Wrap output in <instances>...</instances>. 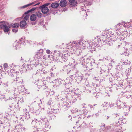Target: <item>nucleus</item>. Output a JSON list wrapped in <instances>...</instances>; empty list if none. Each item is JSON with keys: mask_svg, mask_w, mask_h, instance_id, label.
I'll return each instance as SVG.
<instances>
[{"mask_svg": "<svg viewBox=\"0 0 132 132\" xmlns=\"http://www.w3.org/2000/svg\"><path fill=\"white\" fill-rule=\"evenodd\" d=\"M57 52V51H56V50L54 51V54H55V53L56 54V52Z\"/></svg>", "mask_w": 132, "mask_h": 132, "instance_id": "58836bf2", "label": "nucleus"}, {"mask_svg": "<svg viewBox=\"0 0 132 132\" xmlns=\"http://www.w3.org/2000/svg\"><path fill=\"white\" fill-rule=\"evenodd\" d=\"M35 3V2H32V3L28 4L27 5H24V6H23L22 7H21V8H25L28 6L30 5H32L33 4H34Z\"/></svg>", "mask_w": 132, "mask_h": 132, "instance_id": "aec40b11", "label": "nucleus"}, {"mask_svg": "<svg viewBox=\"0 0 132 132\" xmlns=\"http://www.w3.org/2000/svg\"><path fill=\"white\" fill-rule=\"evenodd\" d=\"M0 27L3 29L4 32H7L9 31V28L5 24H3L1 25Z\"/></svg>", "mask_w": 132, "mask_h": 132, "instance_id": "39448f33", "label": "nucleus"}, {"mask_svg": "<svg viewBox=\"0 0 132 132\" xmlns=\"http://www.w3.org/2000/svg\"><path fill=\"white\" fill-rule=\"evenodd\" d=\"M40 4V3L39 2L38 3L35 4L34 5H33V6H35L36 5H38Z\"/></svg>", "mask_w": 132, "mask_h": 132, "instance_id": "f704fd0d", "label": "nucleus"}, {"mask_svg": "<svg viewBox=\"0 0 132 132\" xmlns=\"http://www.w3.org/2000/svg\"><path fill=\"white\" fill-rule=\"evenodd\" d=\"M50 4V3H46V4H45L43 5H44V6H46Z\"/></svg>", "mask_w": 132, "mask_h": 132, "instance_id": "c756f323", "label": "nucleus"}, {"mask_svg": "<svg viewBox=\"0 0 132 132\" xmlns=\"http://www.w3.org/2000/svg\"><path fill=\"white\" fill-rule=\"evenodd\" d=\"M118 123H116L115 126L117 127H118V126H119V130H120V131H122L125 130V128H124V129H123L122 130H121V129H122V128H122V126L121 124H120V123L118 125Z\"/></svg>", "mask_w": 132, "mask_h": 132, "instance_id": "4468645a", "label": "nucleus"}, {"mask_svg": "<svg viewBox=\"0 0 132 132\" xmlns=\"http://www.w3.org/2000/svg\"><path fill=\"white\" fill-rule=\"evenodd\" d=\"M21 18H17L16 19H15L14 21L19 22L21 20Z\"/></svg>", "mask_w": 132, "mask_h": 132, "instance_id": "a878e982", "label": "nucleus"}, {"mask_svg": "<svg viewBox=\"0 0 132 132\" xmlns=\"http://www.w3.org/2000/svg\"><path fill=\"white\" fill-rule=\"evenodd\" d=\"M93 106H92L91 105V106H90V108H93Z\"/></svg>", "mask_w": 132, "mask_h": 132, "instance_id": "c03bdc74", "label": "nucleus"}, {"mask_svg": "<svg viewBox=\"0 0 132 132\" xmlns=\"http://www.w3.org/2000/svg\"><path fill=\"white\" fill-rule=\"evenodd\" d=\"M69 1L71 6L75 5L77 4L76 1L75 0H69Z\"/></svg>", "mask_w": 132, "mask_h": 132, "instance_id": "f8f14e48", "label": "nucleus"}, {"mask_svg": "<svg viewBox=\"0 0 132 132\" xmlns=\"http://www.w3.org/2000/svg\"><path fill=\"white\" fill-rule=\"evenodd\" d=\"M63 56H62V58H63Z\"/></svg>", "mask_w": 132, "mask_h": 132, "instance_id": "8fccbe9b", "label": "nucleus"}, {"mask_svg": "<svg viewBox=\"0 0 132 132\" xmlns=\"http://www.w3.org/2000/svg\"><path fill=\"white\" fill-rule=\"evenodd\" d=\"M43 51L42 49L38 50L36 54L39 56V58L43 55Z\"/></svg>", "mask_w": 132, "mask_h": 132, "instance_id": "9d476101", "label": "nucleus"}, {"mask_svg": "<svg viewBox=\"0 0 132 132\" xmlns=\"http://www.w3.org/2000/svg\"><path fill=\"white\" fill-rule=\"evenodd\" d=\"M29 17V16L28 15H27L23 19L24 20H28Z\"/></svg>", "mask_w": 132, "mask_h": 132, "instance_id": "393cba45", "label": "nucleus"}, {"mask_svg": "<svg viewBox=\"0 0 132 132\" xmlns=\"http://www.w3.org/2000/svg\"><path fill=\"white\" fill-rule=\"evenodd\" d=\"M67 102V101H66L65 102Z\"/></svg>", "mask_w": 132, "mask_h": 132, "instance_id": "603ef678", "label": "nucleus"}, {"mask_svg": "<svg viewBox=\"0 0 132 132\" xmlns=\"http://www.w3.org/2000/svg\"><path fill=\"white\" fill-rule=\"evenodd\" d=\"M109 118V117L108 116H107L106 117V118L107 119H108Z\"/></svg>", "mask_w": 132, "mask_h": 132, "instance_id": "ea45409f", "label": "nucleus"}, {"mask_svg": "<svg viewBox=\"0 0 132 132\" xmlns=\"http://www.w3.org/2000/svg\"><path fill=\"white\" fill-rule=\"evenodd\" d=\"M36 16L39 18H40L42 16V13L39 11L37 12L36 13Z\"/></svg>", "mask_w": 132, "mask_h": 132, "instance_id": "a211bd4d", "label": "nucleus"}, {"mask_svg": "<svg viewBox=\"0 0 132 132\" xmlns=\"http://www.w3.org/2000/svg\"><path fill=\"white\" fill-rule=\"evenodd\" d=\"M51 51L49 50H46V53L48 54L50 53Z\"/></svg>", "mask_w": 132, "mask_h": 132, "instance_id": "cd10ccee", "label": "nucleus"}, {"mask_svg": "<svg viewBox=\"0 0 132 132\" xmlns=\"http://www.w3.org/2000/svg\"><path fill=\"white\" fill-rule=\"evenodd\" d=\"M45 126L46 127V128L47 127V128H50L51 127V126L49 125H48V126H47L46 127V125Z\"/></svg>", "mask_w": 132, "mask_h": 132, "instance_id": "2f4dec72", "label": "nucleus"}, {"mask_svg": "<svg viewBox=\"0 0 132 132\" xmlns=\"http://www.w3.org/2000/svg\"><path fill=\"white\" fill-rule=\"evenodd\" d=\"M79 112L80 114H81L84 116H85L87 113V111L86 109L84 108L82 111H79Z\"/></svg>", "mask_w": 132, "mask_h": 132, "instance_id": "0eeeda50", "label": "nucleus"}, {"mask_svg": "<svg viewBox=\"0 0 132 132\" xmlns=\"http://www.w3.org/2000/svg\"><path fill=\"white\" fill-rule=\"evenodd\" d=\"M28 13V12H25V13L24 14V15H25L26 14H27Z\"/></svg>", "mask_w": 132, "mask_h": 132, "instance_id": "4c0bfd02", "label": "nucleus"}, {"mask_svg": "<svg viewBox=\"0 0 132 132\" xmlns=\"http://www.w3.org/2000/svg\"><path fill=\"white\" fill-rule=\"evenodd\" d=\"M39 8L41 9L42 12L44 14L47 13L49 10L48 8L46 6H44V5L40 6Z\"/></svg>", "mask_w": 132, "mask_h": 132, "instance_id": "20e7f679", "label": "nucleus"}, {"mask_svg": "<svg viewBox=\"0 0 132 132\" xmlns=\"http://www.w3.org/2000/svg\"><path fill=\"white\" fill-rule=\"evenodd\" d=\"M123 26V25L121 23H119V24H118L116 26V27L118 29H119V30H118L117 29V31H117H116V34H117V35H119V33L118 32H119V29H121L122 28Z\"/></svg>", "mask_w": 132, "mask_h": 132, "instance_id": "423d86ee", "label": "nucleus"}, {"mask_svg": "<svg viewBox=\"0 0 132 132\" xmlns=\"http://www.w3.org/2000/svg\"><path fill=\"white\" fill-rule=\"evenodd\" d=\"M78 117H79L78 116H76V117H75V118H74V117H73L74 118V120L75 121H76V123H78V121H79Z\"/></svg>", "mask_w": 132, "mask_h": 132, "instance_id": "4be33fe9", "label": "nucleus"}, {"mask_svg": "<svg viewBox=\"0 0 132 132\" xmlns=\"http://www.w3.org/2000/svg\"><path fill=\"white\" fill-rule=\"evenodd\" d=\"M77 111H78V110H76Z\"/></svg>", "mask_w": 132, "mask_h": 132, "instance_id": "3c124183", "label": "nucleus"}, {"mask_svg": "<svg viewBox=\"0 0 132 132\" xmlns=\"http://www.w3.org/2000/svg\"><path fill=\"white\" fill-rule=\"evenodd\" d=\"M19 24L18 23H15L12 25V27L13 28H16L19 27Z\"/></svg>", "mask_w": 132, "mask_h": 132, "instance_id": "f3484780", "label": "nucleus"}, {"mask_svg": "<svg viewBox=\"0 0 132 132\" xmlns=\"http://www.w3.org/2000/svg\"><path fill=\"white\" fill-rule=\"evenodd\" d=\"M20 24L21 27L23 28L27 26V23L26 21L23 20L20 21Z\"/></svg>", "mask_w": 132, "mask_h": 132, "instance_id": "1a4fd4ad", "label": "nucleus"}, {"mask_svg": "<svg viewBox=\"0 0 132 132\" xmlns=\"http://www.w3.org/2000/svg\"><path fill=\"white\" fill-rule=\"evenodd\" d=\"M123 109L127 111H129L130 108L129 107L127 106V105H125L123 107Z\"/></svg>", "mask_w": 132, "mask_h": 132, "instance_id": "5701e85b", "label": "nucleus"}, {"mask_svg": "<svg viewBox=\"0 0 132 132\" xmlns=\"http://www.w3.org/2000/svg\"><path fill=\"white\" fill-rule=\"evenodd\" d=\"M39 59H34L32 61H31V64H30V65H35L38 64L39 62Z\"/></svg>", "mask_w": 132, "mask_h": 132, "instance_id": "9b49d317", "label": "nucleus"}, {"mask_svg": "<svg viewBox=\"0 0 132 132\" xmlns=\"http://www.w3.org/2000/svg\"><path fill=\"white\" fill-rule=\"evenodd\" d=\"M95 115L96 116H99V114L98 113H96L95 114Z\"/></svg>", "mask_w": 132, "mask_h": 132, "instance_id": "e433bc0d", "label": "nucleus"}, {"mask_svg": "<svg viewBox=\"0 0 132 132\" xmlns=\"http://www.w3.org/2000/svg\"><path fill=\"white\" fill-rule=\"evenodd\" d=\"M75 109H73V110H75Z\"/></svg>", "mask_w": 132, "mask_h": 132, "instance_id": "09e8293b", "label": "nucleus"}, {"mask_svg": "<svg viewBox=\"0 0 132 132\" xmlns=\"http://www.w3.org/2000/svg\"><path fill=\"white\" fill-rule=\"evenodd\" d=\"M35 9V8H33L30 11H34Z\"/></svg>", "mask_w": 132, "mask_h": 132, "instance_id": "72a5a7b5", "label": "nucleus"}, {"mask_svg": "<svg viewBox=\"0 0 132 132\" xmlns=\"http://www.w3.org/2000/svg\"><path fill=\"white\" fill-rule=\"evenodd\" d=\"M121 63H123L124 64L127 65V64H129L130 63V61H128L127 60L124 61L123 60H121Z\"/></svg>", "mask_w": 132, "mask_h": 132, "instance_id": "dca6fc26", "label": "nucleus"}, {"mask_svg": "<svg viewBox=\"0 0 132 132\" xmlns=\"http://www.w3.org/2000/svg\"><path fill=\"white\" fill-rule=\"evenodd\" d=\"M43 109V110H44V108H43V109Z\"/></svg>", "mask_w": 132, "mask_h": 132, "instance_id": "49530a36", "label": "nucleus"}, {"mask_svg": "<svg viewBox=\"0 0 132 132\" xmlns=\"http://www.w3.org/2000/svg\"><path fill=\"white\" fill-rule=\"evenodd\" d=\"M81 127V125H80L79 126V127Z\"/></svg>", "mask_w": 132, "mask_h": 132, "instance_id": "a18cd8bd", "label": "nucleus"}, {"mask_svg": "<svg viewBox=\"0 0 132 132\" xmlns=\"http://www.w3.org/2000/svg\"><path fill=\"white\" fill-rule=\"evenodd\" d=\"M14 81H16L18 83H20V82H22V80L20 78H19L18 77V78H16L14 80Z\"/></svg>", "mask_w": 132, "mask_h": 132, "instance_id": "412c9836", "label": "nucleus"}, {"mask_svg": "<svg viewBox=\"0 0 132 132\" xmlns=\"http://www.w3.org/2000/svg\"><path fill=\"white\" fill-rule=\"evenodd\" d=\"M11 68H13V69L12 68L10 70V72H9L8 73L9 75L13 76L14 75V74H13V73H14L15 75H16L15 72L16 71H15V69L14 68H16V66L15 65L14 63H12V64L11 65Z\"/></svg>", "mask_w": 132, "mask_h": 132, "instance_id": "f03ea898", "label": "nucleus"}, {"mask_svg": "<svg viewBox=\"0 0 132 132\" xmlns=\"http://www.w3.org/2000/svg\"><path fill=\"white\" fill-rule=\"evenodd\" d=\"M111 126H108L107 127V128L108 129H110L111 128Z\"/></svg>", "mask_w": 132, "mask_h": 132, "instance_id": "7c9ffc66", "label": "nucleus"}, {"mask_svg": "<svg viewBox=\"0 0 132 132\" xmlns=\"http://www.w3.org/2000/svg\"><path fill=\"white\" fill-rule=\"evenodd\" d=\"M37 121V120L36 119H34V120L32 121V122H37L36 121Z\"/></svg>", "mask_w": 132, "mask_h": 132, "instance_id": "473e14b6", "label": "nucleus"}, {"mask_svg": "<svg viewBox=\"0 0 132 132\" xmlns=\"http://www.w3.org/2000/svg\"><path fill=\"white\" fill-rule=\"evenodd\" d=\"M63 59V61L64 62H65L67 61V57H65L64 59Z\"/></svg>", "mask_w": 132, "mask_h": 132, "instance_id": "c85d7f7f", "label": "nucleus"}, {"mask_svg": "<svg viewBox=\"0 0 132 132\" xmlns=\"http://www.w3.org/2000/svg\"><path fill=\"white\" fill-rule=\"evenodd\" d=\"M21 60H22V57H21Z\"/></svg>", "mask_w": 132, "mask_h": 132, "instance_id": "de8ad7c7", "label": "nucleus"}, {"mask_svg": "<svg viewBox=\"0 0 132 132\" xmlns=\"http://www.w3.org/2000/svg\"><path fill=\"white\" fill-rule=\"evenodd\" d=\"M59 6V4L57 3H54L51 4V7L54 8L57 7Z\"/></svg>", "mask_w": 132, "mask_h": 132, "instance_id": "2eb2a0df", "label": "nucleus"}, {"mask_svg": "<svg viewBox=\"0 0 132 132\" xmlns=\"http://www.w3.org/2000/svg\"><path fill=\"white\" fill-rule=\"evenodd\" d=\"M36 19V15L35 14H32L30 17V19L32 21H35Z\"/></svg>", "mask_w": 132, "mask_h": 132, "instance_id": "ddd939ff", "label": "nucleus"}, {"mask_svg": "<svg viewBox=\"0 0 132 132\" xmlns=\"http://www.w3.org/2000/svg\"><path fill=\"white\" fill-rule=\"evenodd\" d=\"M121 43H120V44H119L118 45V47H117V48H119V47L121 45Z\"/></svg>", "mask_w": 132, "mask_h": 132, "instance_id": "c9c22d12", "label": "nucleus"}, {"mask_svg": "<svg viewBox=\"0 0 132 132\" xmlns=\"http://www.w3.org/2000/svg\"><path fill=\"white\" fill-rule=\"evenodd\" d=\"M21 42L20 41H17L15 42L13 44V47L15 49H18L21 48L20 44Z\"/></svg>", "mask_w": 132, "mask_h": 132, "instance_id": "7ed1b4c3", "label": "nucleus"}, {"mask_svg": "<svg viewBox=\"0 0 132 132\" xmlns=\"http://www.w3.org/2000/svg\"><path fill=\"white\" fill-rule=\"evenodd\" d=\"M67 4V1L65 0H62L61 1L60 5L62 7H64Z\"/></svg>", "mask_w": 132, "mask_h": 132, "instance_id": "6e6552de", "label": "nucleus"}, {"mask_svg": "<svg viewBox=\"0 0 132 132\" xmlns=\"http://www.w3.org/2000/svg\"><path fill=\"white\" fill-rule=\"evenodd\" d=\"M90 116H87V117L88 118L89 117H90Z\"/></svg>", "mask_w": 132, "mask_h": 132, "instance_id": "37998d69", "label": "nucleus"}, {"mask_svg": "<svg viewBox=\"0 0 132 132\" xmlns=\"http://www.w3.org/2000/svg\"><path fill=\"white\" fill-rule=\"evenodd\" d=\"M18 30V29H12V31L13 32H17Z\"/></svg>", "mask_w": 132, "mask_h": 132, "instance_id": "bb28decb", "label": "nucleus"}, {"mask_svg": "<svg viewBox=\"0 0 132 132\" xmlns=\"http://www.w3.org/2000/svg\"><path fill=\"white\" fill-rule=\"evenodd\" d=\"M71 47L73 50L80 49L81 47L80 42L79 41H75L72 42L71 44Z\"/></svg>", "mask_w": 132, "mask_h": 132, "instance_id": "f257e3e1", "label": "nucleus"}, {"mask_svg": "<svg viewBox=\"0 0 132 132\" xmlns=\"http://www.w3.org/2000/svg\"><path fill=\"white\" fill-rule=\"evenodd\" d=\"M48 58H49L50 57V55H48Z\"/></svg>", "mask_w": 132, "mask_h": 132, "instance_id": "79ce46f5", "label": "nucleus"}, {"mask_svg": "<svg viewBox=\"0 0 132 132\" xmlns=\"http://www.w3.org/2000/svg\"><path fill=\"white\" fill-rule=\"evenodd\" d=\"M58 52H59V53H58V55H60V53L59 51H58Z\"/></svg>", "mask_w": 132, "mask_h": 132, "instance_id": "a19ab883", "label": "nucleus"}, {"mask_svg": "<svg viewBox=\"0 0 132 132\" xmlns=\"http://www.w3.org/2000/svg\"><path fill=\"white\" fill-rule=\"evenodd\" d=\"M4 67L5 70L6 72H8L9 70L8 69V65L7 63H5L4 64Z\"/></svg>", "mask_w": 132, "mask_h": 132, "instance_id": "6ab92c4d", "label": "nucleus"}, {"mask_svg": "<svg viewBox=\"0 0 132 132\" xmlns=\"http://www.w3.org/2000/svg\"><path fill=\"white\" fill-rule=\"evenodd\" d=\"M37 130L39 132H44L45 130L43 128H38V129Z\"/></svg>", "mask_w": 132, "mask_h": 132, "instance_id": "b1692460", "label": "nucleus"}]
</instances>
